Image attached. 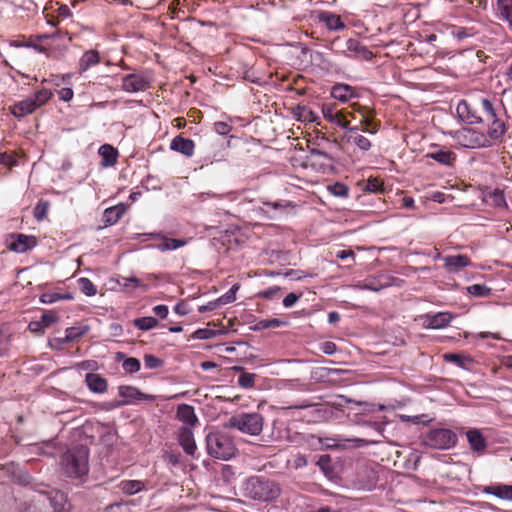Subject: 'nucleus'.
Listing matches in <instances>:
<instances>
[{"instance_id": "dca6fc26", "label": "nucleus", "mask_w": 512, "mask_h": 512, "mask_svg": "<svg viewBox=\"0 0 512 512\" xmlns=\"http://www.w3.org/2000/svg\"><path fill=\"white\" fill-rule=\"evenodd\" d=\"M195 144L193 140L184 138L181 135L174 137L170 143V149L183 154L186 157H191L194 153Z\"/></svg>"}, {"instance_id": "338daca9", "label": "nucleus", "mask_w": 512, "mask_h": 512, "mask_svg": "<svg viewBox=\"0 0 512 512\" xmlns=\"http://www.w3.org/2000/svg\"><path fill=\"white\" fill-rule=\"evenodd\" d=\"M322 351L327 355H332L336 351V345L333 342L326 341L322 345Z\"/></svg>"}, {"instance_id": "f03ea898", "label": "nucleus", "mask_w": 512, "mask_h": 512, "mask_svg": "<svg viewBox=\"0 0 512 512\" xmlns=\"http://www.w3.org/2000/svg\"><path fill=\"white\" fill-rule=\"evenodd\" d=\"M89 449L87 446L78 445L67 450L61 456V467L64 474L70 478H82L89 471Z\"/></svg>"}, {"instance_id": "c03bdc74", "label": "nucleus", "mask_w": 512, "mask_h": 512, "mask_svg": "<svg viewBox=\"0 0 512 512\" xmlns=\"http://www.w3.org/2000/svg\"><path fill=\"white\" fill-rule=\"evenodd\" d=\"M284 205H282L281 203H278V202H274V203H271V202H264L263 203V207H261V210L264 212V213H269L270 212V208L274 210V213L273 214H269L268 217L271 218V219H274L277 217V214H278V211H282L284 209Z\"/></svg>"}, {"instance_id": "423d86ee", "label": "nucleus", "mask_w": 512, "mask_h": 512, "mask_svg": "<svg viewBox=\"0 0 512 512\" xmlns=\"http://www.w3.org/2000/svg\"><path fill=\"white\" fill-rule=\"evenodd\" d=\"M454 139L465 148L490 147L496 139L491 138L488 132L482 133L472 128H462L455 132Z\"/></svg>"}, {"instance_id": "680f3d73", "label": "nucleus", "mask_w": 512, "mask_h": 512, "mask_svg": "<svg viewBox=\"0 0 512 512\" xmlns=\"http://www.w3.org/2000/svg\"><path fill=\"white\" fill-rule=\"evenodd\" d=\"M16 161L14 158L7 153H0V165L14 166Z\"/></svg>"}, {"instance_id": "2f4dec72", "label": "nucleus", "mask_w": 512, "mask_h": 512, "mask_svg": "<svg viewBox=\"0 0 512 512\" xmlns=\"http://www.w3.org/2000/svg\"><path fill=\"white\" fill-rule=\"evenodd\" d=\"M88 331V327H69L66 329V335L64 338H56L54 341L57 344H64L73 342L82 337Z\"/></svg>"}, {"instance_id": "f704fd0d", "label": "nucleus", "mask_w": 512, "mask_h": 512, "mask_svg": "<svg viewBox=\"0 0 512 512\" xmlns=\"http://www.w3.org/2000/svg\"><path fill=\"white\" fill-rule=\"evenodd\" d=\"M234 369L241 371V374L238 378L239 386L245 389L252 388L254 386L256 378L255 374L245 372L242 367H234Z\"/></svg>"}, {"instance_id": "5701e85b", "label": "nucleus", "mask_w": 512, "mask_h": 512, "mask_svg": "<svg viewBox=\"0 0 512 512\" xmlns=\"http://www.w3.org/2000/svg\"><path fill=\"white\" fill-rule=\"evenodd\" d=\"M331 96L340 101L347 102L356 96L355 90L348 84H336L331 89Z\"/></svg>"}, {"instance_id": "a18cd8bd", "label": "nucleus", "mask_w": 512, "mask_h": 512, "mask_svg": "<svg viewBox=\"0 0 512 512\" xmlns=\"http://www.w3.org/2000/svg\"><path fill=\"white\" fill-rule=\"evenodd\" d=\"M444 359L447 362L458 365L459 367H464V361H471L470 357H464L456 353H446L444 354Z\"/></svg>"}, {"instance_id": "7ed1b4c3", "label": "nucleus", "mask_w": 512, "mask_h": 512, "mask_svg": "<svg viewBox=\"0 0 512 512\" xmlns=\"http://www.w3.org/2000/svg\"><path fill=\"white\" fill-rule=\"evenodd\" d=\"M244 496L257 501H272L280 494L279 486L263 477H250L243 485Z\"/></svg>"}, {"instance_id": "de8ad7c7", "label": "nucleus", "mask_w": 512, "mask_h": 512, "mask_svg": "<svg viewBox=\"0 0 512 512\" xmlns=\"http://www.w3.org/2000/svg\"><path fill=\"white\" fill-rule=\"evenodd\" d=\"M70 295H60L59 293H44L41 295L40 300L45 304H52L60 299H70Z\"/></svg>"}, {"instance_id": "f8f14e48", "label": "nucleus", "mask_w": 512, "mask_h": 512, "mask_svg": "<svg viewBox=\"0 0 512 512\" xmlns=\"http://www.w3.org/2000/svg\"><path fill=\"white\" fill-rule=\"evenodd\" d=\"M453 319L449 312H439L433 315L427 314L424 317L423 326L427 329H442L447 327Z\"/></svg>"}, {"instance_id": "ea45409f", "label": "nucleus", "mask_w": 512, "mask_h": 512, "mask_svg": "<svg viewBox=\"0 0 512 512\" xmlns=\"http://www.w3.org/2000/svg\"><path fill=\"white\" fill-rule=\"evenodd\" d=\"M467 290L475 297H486L491 293V289L484 284H473Z\"/></svg>"}, {"instance_id": "72a5a7b5", "label": "nucleus", "mask_w": 512, "mask_h": 512, "mask_svg": "<svg viewBox=\"0 0 512 512\" xmlns=\"http://www.w3.org/2000/svg\"><path fill=\"white\" fill-rule=\"evenodd\" d=\"M11 341V333L4 324H0V357L7 354Z\"/></svg>"}, {"instance_id": "58836bf2", "label": "nucleus", "mask_w": 512, "mask_h": 512, "mask_svg": "<svg viewBox=\"0 0 512 512\" xmlns=\"http://www.w3.org/2000/svg\"><path fill=\"white\" fill-rule=\"evenodd\" d=\"M78 284L81 292L86 296H94L97 293L96 286L88 278H80Z\"/></svg>"}, {"instance_id": "c756f323", "label": "nucleus", "mask_w": 512, "mask_h": 512, "mask_svg": "<svg viewBox=\"0 0 512 512\" xmlns=\"http://www.w3.org/2000/svg\"><path fill=\"white\" fill-rule=\"evenodd\" d=\"M116 359L122 361V368L126 373L133 374L140 370L141 364L137 358L126 357L122 352L116 354Z\"/></svg>"}, {"instance_id": "3c124183", "label": "nucleus", "mask_w": 512, "mask_h": 512, "mask_svg": "<svg viewBox=\"0 0 512 512\" xmlns=\"http://www.w3.org/2000/svg\"><path fill=\"white\" fill-rule=\"evenodd\" d=\"M47 211H48V203L41 201V202L37 203L34 208V217L37 220H42L46 216Z\"/></svg>"}, {"instance_id": "13d9d810", "label": "nucleus", "mask_w": 512, "mask_h": 512, "mask_svg": "<svg viewBox=\"0 0 512 512\" xmlns=\"http://www.w3.org/2000/svg\"><path fill=\"white\" fill-rule=\"evenodd\" d=\"M332 123L342 127L343 129L349 128L350 124V122L346 120V113L344 111H339V115Z\"/></svg>"}, {"instance_id": "6e6d98bb", "label": "nucleus", "mask_w": 512, "mask_h": 512, "mask_svg": "<svg viewBox=\"0 0 512 512\" xmlns=\"http://www.w3.org/2000/svg\"><path fill=\"white\" fill-rule=\"evenodd\" d=\"M300 297L301 294L298 295L296 293L291 292L287 294L286 297L283 299V305L286 308H290L299 300Z\"/></svg>"}, {"instance_id": "bb28decb", "label": "nucleus", "mask_w": 512, "mask_h": 512, "mask_svg": "<svg viewBox=\"0 0 512 512\" xmlns=\"http://www.w3.org/2000/svg\"><path fill=\"white\" fill-rule=\"evenodd\" d=\"M38 108L35 101H33L32 96L26 98L23 101H20L19 103L15 104L12 108V113L16 117H23L27 114L32 113Z\"/></svg>"}, {"instance_id": "473e14b6", "label": "nucleus", "mask_w": 512, "mask_h": 512, "mask_svg": "<svg viewBox=\"0 0 512 512\" xmlns=\"http://www.w3.org/2000/svg\"><path fill=\"white\" fill-rule=\"evenodd\" d=\"M123 493L133 495L144 489L145 484L140 480H124L119 485Z\"/></svg>"}, {"instance_id": "6e6552de", "label": "nucleus", "mask_w": 512, "mask_h": 512, "mask_svg": "<svg viewBox=\"0 0 512 512\" xmlns=\"http://www.w3.org/2000/svg\"><path fill=\"white\" fill-rule=\"evenodd\" d=\"M340 39L336 38L332 42V49H335L336 53L342 54L348 58H359L362 60H370L373 57V53L363 45L359 40L350 38L340 45Z\"/></svg>"}, {"instance_id": "aec40b11", "label": "nucleus", "mask_w": 512, "mask_h": 512, "mask_svg": "<svg viewBox=\"0 0 512 512\" xmlns=\"http://www.w3.org/2000/svg\"><path fill=\"white\" fill-rule=\"evenodd\" d=\"M85 382L88 388L94 393H104L107 391L108 383L105 378L96 373H88L85 376Z\"/></svg>"}, {"instance_id": "4d7b16f0", "label": "nucleus", "mask_w": 512, "mask_h": 512, "mask_svg": "<svg viewBox=\"0 0 512 512\" xmlns=\"http://www.w3.org/2000/svg\"><path fill=\"white\" fill-rule=\"evenodd\" d=\"M214 129L219 135H227L231 130V126L226 122L219 121L214 124Z\"/></svg>"}, {"instance_id": "4be33fe9", "label": "nucleus", "mask_w": 512, "mask_h": 512, "mask_svg": "<svg viewBox=\"0 0 512 512\" xmlns=\"http://www.w3.org/2000/svg\"><path fill=\"white\" fill-rule=\"evenodd\" d=\"M358 481L360 488L365 490H371L377 485V472L370 468H364L358 474Z\"/></svg>"}, {"instance_id": "7c9ffc66", "label": "nucleus", "mask_w": 512, "mask_h": 512, "mask_svg": "<svg viewBox=\"0 0 512 512\" xmlns=\"http://www.w3.org/2000/svg\"><path fill=\"white\" fill-rule=\"evenodd\" d=\"M320 20L324 22L327 28L330 30L339 31L343 30L346 27L344 22L341 20L340 16L330 12L322 13L320 16Z\"/></svg>"}, {"instance_id": "ddd939ff", "label": "nucleus", "mask_w": 512, "mask_h": 512, "mask_svg": "<svg viewBox=\"0 0 512 512\" xmlns=\"http://www.w3.org/2000/svg\"><path fill=\"white\" fill-rule=\"evenodd\" d=\"M444 268L448 273H458L465 267L471 265L470 258L463 254L444 256Z\"/></svg>"}, {"instance_id": "e433bc0d", "label": "nucleus", "mask_w": 512, "mask_h": 512, "mask_svg": "<svg viewBox=\"0 0 512 512\" xmlns=\"http://www.w3.org/2000/svg\"><path fill=\"white\" fill-rule=\"evenodd\" d=\"M488 201L497 208L506 207V200L504 192L500 189H495L487 195Z\"/></svg>"}, {"instance_id": "49530a36", "label": "nucleus", "mask_w": 512, "mask_h": 512, "mask_svg": "<svg viewBox=\"0 0 512 512\" xmlns=\"http://www.w3.org/2000/svg\"><path fill=\"white\" fill-rule=\"evenodd\" d=\"M51 95H52V93L49 90L42 89V90L36 92L32 96V98H33V101H35V103L37 104V106L40 107L50 99Z\"/></svg>"}, {"instance_id": "e2e57ef3", "label": "nucleus", "mask_w": 512, "mask_h": 512, "mask_svg": "<svg viewBox=\"0 0 512 512\" xmlns=\"http://www.w3.org/2000/svg\"><path fill=\"white\" fill-rule=\"evenodd\" d=\"M237 289V286H233L230 291L228 293H226L225 295H223L219 301H221L222 303L226 304V303H230L232 301H234L236 299L235 297V290Z\"/></svg>"}, {"instance_id": "0eeeda50", "label": "nucleus", "mask_w": 512, "mask_h": 512, "mask_svg": "<svg viewBox=\"0 0 512 512\" xmlns=\"http://www.w3.org/2000/svg\"><path fill=\"white\" fill-rule=\"evenodd\" d=\"M423 443L431 448L445 450L457 443V435L450 429H432L425 434Z\"/></svg>"}, {"instance_id": "0e129e2a", "label": "nucleus", "mask_w": 512, "mask_h": 512, "mask_svg": "<svg viewBox=\"0 0 512 512\" xmlns=\"http://www.w3.org/2000/svg\"><path fill=\"white\" fill-rule=\"evenodd\" d=\"M153 312L161 319H165L168 315V307L166 305H157L153 308Z\"/></svg>"}, {"instance_id": "b1692460", "label": "nucleus", "mask_w": 512, "mask_h": 512, "mask_svg": "<svg viewBox=\"0 0 512 512\" xmlns=\"http://www.w3.org/2000/svg\"><path fill=\"white\" fill-rule=\"evenodd\" d=\"M126 207L123 204H118L113 207H109L103 212V222L105 226L116 224L120 218L125 214Z\"/></svg>"}, {"instance_id": "774afa93", "label": "nucleus", "mask_w": 512, "mask_h": 512, "mask_svg": "<svg viewBox=\"0 0 512 512\" xmlns=\"http://www.w3.org/2000/svg\"><path fill=\"white\" fill-rule=\"evenodd\" d=\"M123 281V286L125 287L132 286L133 288H136L141 286L140 280L136 277L123 278Z\"/></svg>"}, {"instance_id": "393cba45", "label": "nucleus", "mask_w": 512, "mask_h": 512, "mask_svg": "<svg viewBox=\"0 0 512 512\" xmlns=\"http://www.w3.org/2000/svg\"><path fill=\"white\" fill-rule=\"evenodd\" d=\"M426 157L433 159L445 166H452L456 161V154L447 149H438L428 152Z\"/></svg>"}, {"instance_id": "69168bd1", "label": "nucleus", "mask_w": 512, "mask_h": 512, "mask_svg": "<svg viewBox=\"0 0 512 512\" xmlns=\"http://www.w3.org/2000/svg\"><path fill=\"white\" fill-rule=\"evenodd\" d=\"M28 327H29V330L31 332H34V333H41L45 329V327L42 324L41 320L30 322Z\"/></svg>"}, {"instance_id": "9b49d317", "label": "nucleus", "mask_w": 512, "mask_h": 512, "mask_svg": "<svg viewBox=\"0 0 512 512\" xmlns=\"http://www.w3.org/2000/svg\"><path fill=\"white\" fill-rule=\"evenodd\" d=\"M149 87V81L138 74L126 75L122 80V88L126 92L134 93L144 91Z\"/></svg>"}, {"instance_id": "f257e3e1", "label": "nucleus", "mask_w": 512, "mask_h": 512, "mask_svg": "<svg viewBox=\"0 0 512 512\" xmlns=\"http://www.w3.org/2000/svg\"><path fill=\"white\" fill-rule=\"evenodd\" d=\"M456 112L459 118L469 125L487 124L488 134L491 138L500 139L506 132L504 121L498 116L496 109L486 98L474 102L462 100L457 105Z\"/></svg>"}, {"instance_id": "a19ab883", "label": "nucleus", "mask_w": 512, "mask_h": 512, "mask_svg": "<svg viewBox=\"0 0 512 512\" xmlns=\"http://www.w3.org/2000/svg\"><path fill=\"white\" fill-rule=\"evenodd\" d=\"M353 141L354 144L363 151H368L371 148V142L362 135H349L347 141Z\"/></svg>"}, {"instance_id": "cd10ccee", "label": "nucleus", "mask_w": 512, "mask_h": 512, "mask_svg": "<svg viewBox=\"0 0 512 512\" xmlns=\"http://www.w3.org/2000/svg\"><path fill=\"white\" fill-rule=\"evenodd\" d=\"M483 492L500 499L512 500V485H490L486 486Z\"/></svg>"}, {"instance_id": "bf43d9fd", "label": "nucleus", "mask_w": 512, "mask_h": 512, "mask_svg": "<svg viewBox=\"0 0 512 512\" xmlns=\"http://www.w3.org/2000/svg\"><path fill=\"white\" fill-rule=\"evenodd\" d=\"M214 335V332L210 329H198L194 332L193 337L196 339H209Z\"/></svg>"}, {"instance_id": "6ab92c4d", "label": "nucleus", "mask_w": 512, "mask_h": 512, "mask_svg": "<svg viewBox=\"0 0 512 512\" xmlns=\"http://www.w3.org/2000/svg\"><path fill=\"white\" fill-rule=\"evenodd\" d=\"M48 500L53 512H68L69 505L65 493L53 490L48 493Z\"/></svg>"}, {"instance_id": "9d476101", "label": "nucleus", "mask_w": 512, "mask_h": 512, "mask_svg": "<svg viewBox=\"0 0 512 512\" xmlns=\"http://www.w3.org/2000/svg\"><path fill=\"white\" fill-rule=\"evenodd\" d=\"M149 236L154 238L161 239V243L157 244L155 247L161 251H169V250H176L178 248H181L189 243L191 238L187 239H176V238H169L167 237L163 232H154L150 233Z\"/></svg>"}, {"instance_id": "09e8293b", "label": "nucleus", "mask_w": 512, "mask_h": 512, "mask_svg": "<svg viewBox=\"0 0 512 512\" xmlns=\"http://www.w3.org/2000/svg\"><path fill=\"white\" fill-rule=\"evenodd\" d=\"M361 124L363 126H365L363 128V131L364 132H368L370 134H374L378 131L379 129V124L373 122L372 120H370L367 116H365L363 113H362V120H361Z\"/></svg>"}, {"instance_id": "79ce46f5", "label": "nucleus", "mask_w": 512, "mask_h": 512, "mask_svg": "<svg viewBox=\"0 0 512 512\" xmlns=\"http://www.w3.org/2000/svg\"><path fill=\"white\" fill-rule=\"evenodd\" d=\"M284 324H286V323L277 318L264 319V320L258 321L255 328L256 329H274V328H278Z\"/></svg>"}, {"instance_id": "c85d7f7f", "label": "nucleus", "mask_w": 512, "mask_h": 512, "mask_svg": "<svg viewBox=\"0 0 512 512\" xmlns=\"http://www.w3.org/2000/svg\"><path fill=\"white\" fill-rule=\"evenodd\" d=\"M100 62V56L98 51L96 50H89L86 51L80 61H79V72L83 73L86 70H88L90 67L98 64Z\"/></svg>"}, {"instance_id": "603ef678", "label": "nucleus", "mask_w": 512, "mask_h": 512, "mask_svg": "<svg viewBox=\"0 0 512 512\" xmlns=\"http://www.w3.org/2000/svg\"><path fill=\"white\" fill-rule=\"evenodd\" d=\"M58 321V316L56 313L49 311L45 312L41 316V322L45 328L50 327L53 323Z\"/></svg>"}, {"instance_id": "c9c22d12", "label": "nucleus", "mask_w": 512, "mask_h": 512, "mask_svg": "<svg viewBox=\"0 0 512 512\" xmlns=\"http://www.w3.org/2000/svg\"><path fill=\"white\" fill-rule=\"evenodd\" d=\"M158 323V320L154 317H141L136 318L133 321L134 326L143 331H148L157 327Z\"/></svg>"}, {"instance_id": "052dcab7", "label": "nucleus", "mask_w": 512, "mask_h": 512, "mask_svg": "<svg viewBox=\"0 0 512 512\" xmlns=\"http://www.w3.org/2000/svg\"><path fill=\"white\" fill-rule=\"evenodd\" d=\"M59 98L65 102L70 101L73 98V90L71 88H62L59 92Z\"/></svg>"}, {"instance_id": "f3484780", "label": "nucleus", "mask_w": 512, "mask_h": 512, "mask_svg": "<svg viewBox=\"0 0 512 512\" xmlns=\"http://www.w3.org/2000/svg\"><path fill=\"white\" fill-rule=\"evenodd\" d=\"M178 441L186 454L193 456L197 449L194 435L190 427H182L179 431Z\"/></svg>"}, {"instance_id": "8fccbe9b", "label": "nucleus", "mask_w": 512, "mask_h": 512, "mask_svg": "<svg viewBox=\"0 0 512 512\" xmlns=\"http://www.w3.org/2000/svg\"><path fill=\"white\" fill-rule=\"evenodd\" d=\"M144 364L148 369H156L163 365V360L155 357L154 355L146 354L144 356Z\"/></svg>"}, {"instance_id": "412c9836", "label": "nucleus", "mask_w": 512, "mask_h": 512, "mask_svg": "<svg viewBox=\"0 0 512 512\" xmlns=\"http://www.w3.org/2000/svg\"><path fill=\"white\" fill-rule=\"evenodd\" d=\"M177 418L186 424V427H193L198 422L194 408L187 404H180L177 408Z\"/></svg>"}, {"instance_id": "4c0bfd02", "label": "nucleus", "mask_w": 512, "mask_h": 512, "mask_svg": "<svg viewBox=\"0 0 512 512\" xmlns=\"http://www.w3.org/2000/svg\"><path fill=\"white\" fill-rule=\"evenodd\" d=\"M497 6L504 19L512 25V0H497Z\"/></svg>"}, {"instance_id": "4468645a", "label": "nucleus", "mask_w": 512, "mask_h": 512, "mask_svg": "<svg viewBox=\"0 0 512 512\" xmlns=\"http://www.w3.org/2000/svg\"><path fill=\"white\" fill-rule=\"evenodd\" d=\"M470 449L477 454H483L487 448V441L481 431L476 428L469 429L466 432Z\"/></svg>"}, {"instance_id": "5fc2aeb1", "label": "nucleus", "mask_w": 512, "mask_h": 512, "mask_svg": "<svg viewBox=\"0 0 512 512\" xmlns=\"http://www.w3.org/2000/svg\"><path fill=\"white\" fill-rule=\"evenodd\" d=\"M348 187L341 183H336L331 187V192L335 196L346 197L348 195Z\"/></svg>"}, {"instance_id": "20e7f679", "label": "nucleus", "mask_w": 512, "mask_h": 512, "mask_svg": "<svg viewBox=\"0 0 512 512\" xmlns=\"http://www.w3.org/2000/svg\"><path fill=\"white\" fill-rule=\"evenodd\" d=\"M206 444L209 455L220 460H229L237 450L232 437L222 432L209 433Z\"/></svg>"}, {"instance_id": "a211bd4d", "label": "nucleus", "mask_w": 512, "mask_h": 512, "mask_svg": "<svg viewBox=\"0 0 512 512\" xmlns=\"http://www.w3.org/2000/svg\"><path fill=\"white\" fill-rule=\"evenodd\" d=\"M34 246H36L35 237L18 234L17 238L9 244V249L17 253H24Z\"/></svg>"}, {"instance_id": "37998d69", "label": "nucleus", "mask_w": 512, "mask_h": 512, "mask_svg": "<svg viewBox=\"0 0 512 512\" xmlns=\"http://www.w3.org/2000/svg\"><path fill=\"white\" fill-rule=\"evenodd\" d=\"M322 114L327 121L332 123L339 115V111L336 109L335 104H324L322 106Z\"/></svg>"}, {"instance_id": "1a4fd4ad", "label": "nucleus", "mask_w": 512, "mask_h": 512, "mask_svg": "<svg viewBox=\"0 0 512 512\" xmlns=\"http://www.w3.org/2000/svg\"><path fill=\"white\" fill-rule=\"evenodd\" d=\"M119 395L124 398V400L117 403V406H124L133 403L134 401H142L148 400L153 401L154 396L147 395L142 393L136 387L133 386H120L119 387Z\"/></svg>"}, {"instance_id": "39448f33", "label": "nucleus", "mask_w": 512, "mask_h": 512, "mask_svg": "<svg viewBox=\"0 0 512 512\" xmlns=\"http://www.w3.org/2000/svg\"><path fill=\"white\" fill-rule=\"evenodd\" d=\"M263 417L259 413H242L232 416L228 426L252 436L259 435L263 430Z\"/></svg>"}, {"instance_id": "864d4df0", "label": "nucleus", "mask_w": 512, "mask_h": 512, "mask_svg": "<svg viewBox=\"0 0 512 512\" xmlns=\"http://www.w3.org/2000/svg\"><path fill=\"white\" fill-rule=\"evenodd\" d=\"M365 189L372 193H377L382 190V182L376 178H370L367 180Z\"/></svg>"}, {"instance_id": "a878e982", "label": "nucleus", "mask_w": 512, "mask_h": 512, "mask_svg": "<svg viewBox=\"0 0 512 512\" xmlns=\"http://www.w3.org/2000/svg\"><path fill=\"white\" fill-rule=\"evenodd\" d=\"M99 155L101 156V165L103 167H110L116 164L118 158V151L110 144H104L99 148Z\"/></svg>"}, {"instance_id": "2eb2a0df", "label": "nucleus", "mask_w": 512, "mask_h": 512, "mask_svg": "<svg viewBox=\"0 0 512 512\" xmlns=\"http://www.w3.org/2000/svg\"><path fill=\"white\" fill-rule=\"evenodd\" d=\"M381 278H382V276H380L379 278H371V279L369 278V279H366L362 283L356 284L354 287L357 289H361V290H370V291H374V292H379L383 288H386V287H389V286L395 284V281L398 280L393 277H388V278H386L385 282H381Z\"/></svg>"}]
</instances>
